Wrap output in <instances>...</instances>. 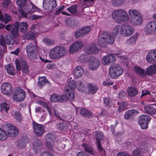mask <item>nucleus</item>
I'll list each match as a JSON object with an SVG mask.
<instances>
[{
	"label": "nucleus",
	"instance_id": "obj_1",
	"mask_svg": "<svg viewBox=\"0 0 156 156\" xmlns=\"http://www.w3.org/2000/svg\"><path fill=\"white\" fill-rule=\"evenodd\" d=\"M120 29L119 25L115 27L113 31V35L110 33L104 32L100 34L98 37V43L101 47L106 48L108 44H112L114 42V36H116Z\"/></svg>",
	"mask_w": 156,
	"mask_h": 156
},
{
	"label": "nucleus",
	"instance_id": "obj_2",
	"mask_svg": "<svg viewBox=\"0 0 156 156\" xmlns=\"http://www.w3.org/2000/svg\"><path fill=\"white\" fill-rule=\"evenodd\" d=\"M28 24L26 22H22L20 23L18 22H15L13 24H8L5 26V29L8 31H11L14 37L16 38L18 37L19 27L20 32L25 33L27 30Z\"/></svg>",
	"mask_w": 156,
	"mask_h": 156
},
{
	"label": "nucleus",
	"instance_id": "obj_3",
	"mask_svg": "<svg viewBox=\"0 0 156 156\" xmlns=\"http://www.w3.org/2000/svg\"><path fill=\"white\" fill-rule=\"evenodd\" d=\"M27 0H17V3L20 6V8L19 10L20 14L24 18L27 17V13L33 12L37 9L36 7L31 1H29V3L26 7Z\"/></svg>",
	"mask_w": 156,
	"mask_h": 156
},
{
	"label": "nucleus",
	"instance_id": "obj_4",
	"mask_svg": "<svg viewBox=\"0 0 156 156\" xmlns=\"http://www.w3.org/2000/svg\"><path fill=\"white\" fill-rule=\"evenodd\" d=\"M68 81V84L65 87V90L66 93L68 95L69 100L70 101H73L75 98L73 90L76 86V82L71 78H70Z\"/></svg>",
	"mask_w": 156,
	"mask_h": 156
},
{
	"label": "nucleus",
	"instance_id": "obj_5",
	"mask_svg": "<svg viewBox=\"0 0 156 156\" xmlns=\"http://www.w3.org/2000/svg\"><path fill=\"white\" fill-rule=\"evenodd\" d=\"M113 18L115 21L127 22L129 17L126 11L124 9H119L114 11L112 13Z\"/></svg>",
	"mask_w": 156,
	"mask_h": 156
},
{
	"label": "nucleus",
	"instance_id": "obj_6",
	"mask_svg": "<svg viewBox=\"0 0 156 156\" xmlns=\"http://www.w3.org/2000/svg\"><path fill=\"white\" fill-rule=\"evenodd\" d=\"M66 53V49L64 47L57 46L50 50L49 55L51 58L55 59L64 56Z\"/></svg>",
	"mask_w": 156,
	"mask_h": 156
},
{
	"label": "nucleus",
	"instance_id": "obj_7",
	"mask_svg": "<svg viewBox=\"0 0 156 156\" xmlns=\"http://www.w3.org/2000/svg\"><path fill=\"white\" fill-rule=\"evenodd\" d=\"M109 74L111 77L115 78L119 76L123 73V69L121 66L118 64L111 65L109 69Z\"/></svg>",
	"mask_w": 156,
	"mask_h": 156
},
{
	"label": "nucleus",
	"instance_id": "obj_8",
	"mask_svg": "<svg viewBox=\"0 0 156 156\" xmlns=\"http://www.w3.org/2000/svg\"><path fill=\"white\" fill-rule=\"evenodd\" d=\"M26 96V94L23 90L20 87H17L14 91L12 98L15 101L19 102L23 101Z\"/></svg>",
	"mask_w": 156,
	"mask_h": 156
},
{
	"label": "nucleus",
	"instance_id": "obj_9",
	"mask_svg": "<svg viewBox=\"0 0 156 156\" xmlns=\"http://www.w3.org/2000/svg\"><path fill=\"white\" fill-rule=\"evenodd\" d=\"M14 36L11 34H8L5 36V38L3 36L0 38V44L2 47H6V44L7 45H12L14 43Z\"/></svg>",
	"mask_w": 156,
	"mask_h": 156
},
{
	"label": "nucleus",
	"instance_id": "obj_10",
	"mask_svg": "<svg viewBox=\"0 0 156 156\" xmlns=\"http://www.w3.org/2000/svg\"><path fill=\"white\" fill-rule=\"evenodd\" d=\"M151 119V117L147 115H142L138 119L139 124L142 129H146L148 127V124Z\"/></svg>",
	"mask_w": 156,
	"mask_h": 156
},
{
	"label": "nucleus",
	"instance_id": "obj_11",
	"mask_svg": "<svg viewBox=\"0 0 156 156\" xmlns=\"http://www.w3.org/2000/svg\"><path fill=\"white\" fill-rule=\"evenodd\" d=\"M57 6L56 0H44L43 8L47 12H52Z\"/></svg>",
	"mask_w": 156,
	"mask_h": 156
},
{
	"label": "nucleus",
	"instance_id": "obj_12",
	"mask_svg": "<svg viewBox=\"0 0 156 156\" xmlns=\"http://www.w3.org/2000/svg\"><path fill=\"white\" fill-rule=\"evenodd\" d=\"M145 31L149 34L156 33V21H152L147 23L145 27Z\"/></svg>",
	"mask_w": 156,
	"mask_h": 156
},
{
	"label": "nucleus",
	"instance_id": "obj_13",
	"mask_svg": "<svg viewBox=\"0 0 156 156\" xmlns=\"http://www.w3.org/2000/svg\"><path fill=\"white\" fill-rule=\"evenodd\" d=\"M32 125L35 134L38 136H41L44 132V126L35 122H33Z\"/></svg>",
	"mask_w": 156,
	"mask_h": 156
},
{
	"label": "nucleus",
	"instance_id": "obj_14",
	"mask_svg": "<svg viewBox=\"0 0 156 156\" xmlns=\"http://www.w3.org/2000/svg\"><path fill=\"white\" fill-rule=\"evenodd\" d=\"M50 101L52 102H63L67 101L69 100L68 97L66 95H58L56 94H53L50 96Z\"/></svg>",
	"mask_w": 156,
	"mask_h": 156
},
{
	"label": "nucleus",
	"instance_id": "obj_15",
	"mask_svg": "<svg viewBox=\"0 0 156 156\" xmlns=\"http://www.w3.org/2000/svg\"><path fill=\"white\" fill-rule=\"evenodd\" d=\"M15 64L17 70H21L23 72L26 73L28 72V66L27 63L25 62H22L20 65L19 60L17 59L15 60Z\"/></svg>",
	"mask_w": 156,
	"mask_h": 156
},
{
	"label": "nucleus",
	"instance_id": "obj_16",
	"mask_svg": "<svg viewBox=\"0 0 156 156\" xmlns=\"http://www.w3.org/2000/svg\"><path fill=\"white\" fill-rule=\"evenodd\" d=\"M121 34L125 36H128L132 34L134 31L133 28L128 24L124 25L121 28Z\"/></svg>",
	"mask_w": 156,
	"mask_h": 156
},
{
	"label": "nucleus",
	"instance_id": "obj_17",
	"mask_svg": "<svg viewBox=\"0 0 156 156\" xmlns=\"http://www.w3.org/2000/svg\"><path fill=\"white\" fill-rule=\"evenodd\" d=\"M83 46V43L80 41L75 42L70 46L69 52L73 54L79 51Z\"/></svg>",
	"mask_w": 156,
	"mask_h": 156
},
{
	"label": "nucleus",
	"instance_id": "obj_18",
	"mask_svg": "<svg viewBox=\"0 0 156 156\" xmlns=\"http://www.w3.org/2000/svg\"><path fill=\"white\" fill-rule=\"evenodd\" d=\"M89 62L90 69L92 70L97 69L100 65V61L93 56H92Z\"/></svg>",
	"mask_w": 156,
	"mask_h": 156
},
{
	"label": "nucleus",
	"instance_id": "obj_19",
	"mask_svg": "<svg viewBox=\"0 0 156 156\" xmlns=\"http://www.w3.org/2000/svg\"><path fill=\"white\" fill-rule=\"evenodd\" d=\"M90 30V28L89 26L84 27L80 29H78L75 33V36L76 38H79L86 35Z\"/></svg>",
	"mask_w": 156,
	"mask_h": 156
},
{
	"label": "nucleus",
	"instance_id": "obj_20",
	"mask_svg": "<svg viewBox=\"0 0 156 156\" xmlns=\"http://www.w3.org/2000/svg\"><path fill=\"white\" fill-rule=\"evenodd\" d=\"M116 60L115 57L112 54L104 56L102 59V63L104 65H108L114 62Z\"/></svg>",
	"mask_w": 156,
	"mask_h": 156
},
{
	"label": "nucleus",
	"instance_id": "obj_21",
	"mask_svg": "<svg viewBox=\"0 0 156 156\" xmlns=\"http://www.w3.org/2000/svg\"><path fill=\"white\" fill-rule=\"evenodd\" d=\"M7 127L8 136L13 137L18 135V130L15 126L11 124H9L7 125Z\"/></svg>",
	"mask_w": 156,
	"mask_h": 156
},
{
	"label": "nucleus",
	"instance_id": "obj_22",
	"mask_svg": "<svg viewBox=\"0 0 156 156\" xmlns=\"http://www.w3.org/2000/svg\"><path fill=\"white\" fill-rule=\"evenodd\" d=\"M1 90L3 94L8 95L12 92V87L11 85L9 83H4L2 84Z\"/></svg>",
	"mask_w": 156,
	"mask_h": 156
},
{
	"label": "nucleus",
	"instance_id": "obj_23",
	"mask_svg": "<svg viewBox=\"0 0 156 156\" xmlns=\"http://www.w3.org/2000/svg\"><path fill=\"white\" fill-rule=\"evenodd\" d=\"M146 60L150 63L156 62V49L151 50L148 52L146 57Z\"/></svg>",
	"mask_w": 156,
	"mask_h": 156
},
{
	"label": "nucleus",
	"instance_id": "obj_24",
	"mask_svg": "<svg viewBox=\"0 0 156 156\" xmlns=\"http://www.w3.org/2000/svg\"><path fill=\"white\" fill-rule=\"evenodd\" d=\"M83 72V70L81 66H77L73 71V73L74 77L77 79L81 77Z\"/></svg>",
	"mask_w": 156,
	"mask_h": 156
},
{
	"label": "nucleus",
	"instance_id": "obj_25",
	"mask_svg": "<svg viewBox=\"0 0 156 156\" xmlns=\"http://www.w3.org/2000/svg\"><path fill=\"white\" fill-rule=\"evenodd\" d=\"M87 88L89 93L93 94L96 93L98 90V87L96 85L89 83L87 85Z\"/></svg>",
	"mask_w": 156,
	"mask_h": 156
},
{
	"label": "nucleus",
	"instance_id": "obj_26",
	"mask_svg": "<svg viewBox=\"0 0 156 156\" xmlns=\"http://www.w3.org/2000/svg\"><path fill=\"white\" fill-rule=\"evenodd\" d=\"M138 113H139V111L133 109L131 110H128L125 112L124 117L125 119H128L131 117Z\"/></svg>",
	"mask_w": 156,
	"mask_h": 156
},
{
	"label": "nucleus",
	"instance_id": "obj_27",
	"mask_svg": "<svg viewBox=\"0 0 156 156\" xmlns=\"http://www.w3.org/2000/svg\"><path fill=\"white\" fill-rule=\"evenodd\" d=\"M127 93L129 97H134L138 94V92L135 87L131 86L127 88Z\"/></svg>",
	"mask_w": 156,
	"mask_h": 156
},
{
	"label": "nucleus",
	"instance_id": "obj_28",
	"mask_svg": "<svg viewBox=\"0 0 156 156\" xmlns=\"http://www.w3.org/2000/svg\"><path fill=\"white\" fill-rule=\"evenodd\" d=\"M131 23L133 25H138L140 24L143 22V18L141 15L136 17H133L131 19Z\"/></svg>",
	"mask_w": 156,
	"mask_h": 156
},
{
	"label": "nucleus",
	"instance_id": "obj_29",
	"mask_svg": "<svg viewBox=\"0 0 156 156\" xmlns=\"http://www.w3.org/2000/svg\"><path fill=\"white\" fill-rule=\"evenodd\" d=\"M144 109L145 113L151 115L154 114L156 113V109L151 105H147L144 106Z\"/></svg>",
	"mask_w": 156,
	"mask_h": 156
},
{
	"label": "nucleus",
	"instance_id": "obj_30",
	"mask_svg": "<svg viewBox=\"0 0 156 156\" xmlns=\"http://www.w3.org/2000/svg\"><path fill=\"white\" fill-rule=\"evenodd\" d=\"M65 22L68 26L73 28L76 27L78 23L77 20L69 18L66 20Z\"/></svg>",
	"mask_w": 156,
	"mask_h": 156
},
{
	"label": "nucleus",
	"instance_id": "obj_31",
	"mask_svg": "<svg viewBox=\"0 0 156 156\" xmlns=\"http://www.w3.org/2000/svg\"><path fill=\"white\" fill-rule=\"evenodd\" d=\"M63 121L57 123L56 125L57 128L59 130L63 131L67 129L68 127V124L64 120Z\"/></svg>",
	"mask_w": 156,
	"mask_h": 156
},
{
	"label": "nucleus",
	"instance_id": "obj_32",
	"mask_svg": "<svg viewBox=\"0 0 156 156\" xmlns=\"http://www.w3.org/2000/svg\"><path fill=\"white\" fill-rule=\"evenodd\" d=\"M135 73L139 76L143 77L146 75L145 71L142 68L139 66H135L133 68Z\"/></svg>",
	"mask_w": 156,
	"mask_h": 156
},
{
	"label": "nucleus",
	"instance_id": "obj_33",
	"mask_svg": "<svg viewBox=\"0 0 156 156\" xmlns=\"http://www.w3.org/2000/svg\"><path fill=\"white\" fill-rule=\"evenodd\" d=\"M5 69L7 73L11 75H14L15 74V69L13 65L9 64L5 66Z\"/></svg>",
	"mask_w": 156,
	"mask_h": 156
},
{
	"label": "nucleus",
	"instance_id": "obj_34",
	"mask_svg": "<svg viewBox=\"0 0 156 156\" xmlns=\"http://www.w3.org/2000/svg\"><path fill=\"white\" fill-rule=\"evenodd\" d=\"M86 50L87 52L89 54L96 53L98 52V48L94 44L87 46Z\"/></svg>",
	"mask_w": 156,
	"mask_h": 156
},
{
	"label": "nucleus",
	"instance_id": "obj_35",
	"mask_svg": "<svg viewBox=\"0 0 156 156\" xmlns=\"http://www.w3.org/2000/svg\"><path fill=\"white\" fill-rule=\"evenodd\" d=\"M92 56L90 55H87L86 54H82L80 56L79 60L82 62H86L90 61Z\"/></svg>",
	"mask_w": 156,
	"mask_h": 156
},
{
	"label": "nucleus",
	"instance_id": "obj_36",
	"mask_svg": "<svg viewBox=\"0 0 156 156\" xmlns=\"http://www.w3.org/2000/svg\"><path fill=\"white\" fill-rule=\"evenodd\" d=\"M117 104L119 105L118 109V112H121L126 109L127 106V104L125 102H120L119 101H118Z\"/></svg>",
	"mask_w": 156,
	"mask_h": 156
},
{
	"label": "nucleus",
	"instance_id": "obj_37",
	"mask_svg": "<svg viewBox=\"0 0 156 156\" xmlns=\"http://www.w3.org/2000/svg\"><path fill=\"white\" fill-rule=\"evenodd\" d=\"M128 13L129 15L131 17V19H132L133 17H136L141 15L139 11L134 9H130Z\"/></svg>",
	"mask_w": 156,
	"mask_h": 156
},
{
	"label": "nucleus",
	"instance_id": "obj_38",
	"mask_svg": "<svg viewBox=\"0 0 156 156\" xmlns=\"http://www.w3.org/2000/svg\"><path fill=\"white\" fill-rule=\"evenodd\" d=\"M138 35L135 34L126 41V43L128 45H130L134 43L137 38Z\"/></svg>",
	"mask_w": 156,
	"mask_h": 156
},
{
	"label": "nucleus",
	"instance_id": "obj_39",
	"mask_svg": "<svg viewBox=\"0 0 156 156\" xmlns=\"http://www.w3.org/2000/svg\"><path fill=\"white\" fill-rule=\"evenodd\" d=\"M9 109V106L6 102H4L3 103H2L1 104L0 111L2 112L7 113Z\"/></svg>",
	"mask_w": 156,
	"mask_h": 156
},
{
	"label": "nucleus",
	"instance_id": "obj_40",
	"mask_svg": "<svg viewBox=\"0 0 156 156\" xmlns=\"http://www.w3.org/2000/svg\"><path fill=\"white\" fill-rule=\"evenodd\" d=\"M95 137L97 140V144L98 145V142H100V144H101V142L99 141L100 140H102L104 138L103 134L100 131H96L95 133Z\"/></svg>",
	"mask_w": 156,
	"mask_h": 156
},
{
	"label": "nucleus",
	"instance_id": "obj_41",
	"mask_svg": "<svg viewBox=\"0 0 156 156\" xmlns=\"http://www.w3.org/2000/svg\"><path fill=\"white\" fill-rule=\"evenodd\" d=\"M46 147L49 150L52 151L55 147V144L56 143L55 140L49 141H46Z\"/></svg>",
	"mask_w": 156,
	"mask_h": 156
},
{
	"label": "nucleus",
	"instance_id": "obj_42",
	"mask_svg": "<svg viewBox=\"0 0 156 156\" xmlns=\"http://www.w3.org/2000/svg\"><path fill=\"white\" fill-rule=\"evenodd\" d=\"M67 10L70 13L76 14L78 12L77 5L76 4H74L68 8Z\"/></svg>",
	"mask_w": 156,
	"mask_h": 156
},
{
	"label": "nucleus",
	"instance_id": "obj_43",
	"mask_svg": "<svg viewBox=\"0 0 156 156\" xmlns=\"http://www.w3.org/2000/svg\"><path fill=\"white\" fill-rule=\"evenodd\" d=\"M36 47L33 44L30 43L26 47V51L27 53L36 51Z\"/></svg>",
	"mask_w": 156,
	"mask_h": 156
},
{
	"label": "nucleus",
	"instance_id": "obj_44",
	"mask_svg": "<svg viewBox=\"0 0 156 156\" xmlns=\"http://www.w3.org/2000/svg\"><path fill=\"white\" fill-rule=\"evenodd\" d=\"M154 69L153 66H150L146 69V75H151L156 73L155 69Z\"/></svg>",
	"mask_w": 156,
	"mask_h": 156
},
{
	"label": "nucleus",
	"instance_id": "obj_45",
	"mask_svg": "<svg viewBox=\"0 0 156 156\" xmlns=\"http://www.w3.org/2000/svg\"><path fill=\"white\" fill-rule=\"evenodd\" d=\"M82 146L84 147L85 151L89 152L91 154H94V151L93 149L90 147L88 146L86 143L82 144Z\"/></svg>",
	"mask_w": 156,
	"mask_h": 156
},
{
	"label": "nucleus",
	"instance_id": "obj_46",
	"mask_svg": "<svg viewBox=\"0 0 156 156\" xmlns=\"http://www.w3.org/2000/svg\"><path fill=\"white\" fill-rule=\"evenodd\" d=\"M27 55L28 58L31 60L35 59L37 57V54L36 51L27 53Z\"/></svg>",
	"mask_w": 156,
	"mask_h": 156
},
{
	"label": "nucleus",
	"instance_id": "obj_47",
	"mask_svg": "<svg viewBox=\"0 0 156 156\" xmlns=\"http://www.w3.org/2000/svg\"><path fill=\"white\" fill-rule=\"evenodd\" d=\"M80 114L83 116L88 117L91 115V113L87 109L83 108L80 111Z\"/></svg>",
	"mask_w": 156,
	"mask_h": 156
},
{
	"label": "nucleus",
	"instance_id": "obj_48",
	"mask_svg": "<svg viewBox=\"0 0 156 156\" xmlns=\"http://www.w3.org/2000/svg\"><path fill=\"white\" fill-rule=\"evenodd\" d=\"M7 133L2 128H0V140H5L7 139Z\"/></svg>",
	"mask_w": 156,
	"mask_h": 156
},
{
	"label": "nucleus",
	"instance_id": "obj_49",
	"mask_svg": "<svg viewBox=\"0 0 156 156\" xmlns=\"http://www.w3.org/2000/svg\"><path fill=\"white\" fill-rule=\"evenodd\" d=\"M55 135L52 134L48 133L45 136V139L46 141H52L55 140Z\"/></svg>",
	"mask_w": 156,
	"mask_h": 156
},
{
	"label": "nucleus",
	"instance_id": "obj_50",
	"mask_svg": "<svg viewBox=\"0 0 156 156\" xmlns=\"http://www.w3.org/2000/svg\"><path fill=\"white\" fill-rule=\"evenodd\" d=\"M39 104L42 105L44 108H46L47 109L50 116H51V112L49 106L46 103L41 101L39 102Z\"/></svg>",
	"mask_w": 156,
	"mask_h": 156
},
{
	"label": "nucleus",
	"instance_id": "obj_51",
	"mask_svg": "<svg viewBox=\"0 0 156 156\" xmlns=\"http://www.w3.org/2000/svg\"><path fill=\"white\" fill-rule=\"evenodd\" d=\"M77 84V88L78 90L81 92H83L85 89L84 84L82 83L80 81H78Z\"/></svg>",
	"mask_w": 156,
	"mask_h": 156
},
{
	"label": "nucleus",
	"instance_id": "obj_52",
	"mask_svg": "<svg viewBox=\"0 0 156 156\" xmlns=\"http://www.w3.org/2000/svg\"><path fill=\"white\" fill-rule=\"evenodd\" d=\"M48 81V80L46 78L44 77L42 78L39 79L38 84L40 87H42L47 83Z\"/></svg>",
	"mask_w": 156,
	"mask_h": 156
},
{
	"label": "nucleus",
	"instance_id": "obj_53",
	"mask_svg": "<svg viewBox=\"0 0 156 156\" xmlns=\"http://www.w3.org/2000/svg\"><path fill=\"white\" fill-rule=\"evenodd\" d=\"M54 114L56 117L59 118V119L62 120H64V115L62 114L61 115L60 113L58 111L55 109V108H53Z\"/></svg>",
	"mask_w": 156,
	"mask_h": 156
},
{
	"label": "nucleus",
	"instance_id": "obj_54",
	"mask_svg": "<svg viewBox=\"0 0 156 156\" xmlns=\"http://www.w3.org/2000/svg\"><path fill=\"white\" fill-rule=\"evenodd\" d=\"M26 143L23 140H19L17 141V146L19 148H23L26 147Z\"/></svg>",
	"mask_w": 156,
	"mask_h": 156
},
{
	"label": "nucleus",
	"instance_id": "obj_55",
	"mask_svg": "<svg viewBox=\"0 0 156 156\" xmlns=\"http://www.w3.org/2000/svg\"><path fill=\"white\" fill-rule=\"evenodd\" d=\"M97 147L98 148V149L100 151V153L101 155L102 156H105L106 154V153L104 149L103 148V147H102L101 144H100V142H98V145H97Z\"/></svg>",
	"mask_w": 156,
	"mask_h": 156
},
{
	"label": "nucleus",
	"instance_id": "obj_56",
	"mask_svg": "<svg viewBox=\"0 0 156 156\" xmlns=\"http://www.w3.org/2000/svg\"><path fill=\"white\" fill-rule=\"evenodd\" d=\"M93 1V0H83V2L82 3L81 6L83 7V8L90 7L91 5L90 2Z\"/></svg>",
	"mask_w": 156,
	"mask_h": 156
},
{
	"label": "nucleus",
	"instance_id": "obj_57",
	"mask_svg": "<svg viewBox=\"0 0 156 156\" xmlns=\"http://www.w3.org/2000/svg\"><path fill=\"white\" fill-rule=\"evenodd\" d=\"M35 34L33 32H29L26 35V37L27 39L30 40L34 39Z\"/></svg>",
	"mask_w": 156,
	"mask_h": 156
},
{
	"label": "nucleus",
	"instance_id": "obj_58",
	"mask_svg": "<svg viewBox=\"0 0 156 156\" xmlns=\"http://www.w3.org/2000/svg\"><path fill=\"white\" fill-rule=\"evenodd\" d=\"M42 145V142L41 140L38 139H35L34 144V147L36 148L38 146H41Z\"/></svg>",
	"mask_w": 156,
	"mask_h": 156
},
{
	"label": "nucleus",
	"instance_id": "obj_59",
	"mask_svg": "<svg viewBox=\"0 0 156 156\" xmlns=\"http://www.w3.org/2000/svg\"><path fill=\"white\" fill-rule=\"evenodd\" d=\"M14 117L15 119L18 122H20L22 119L21 114L18 112H16L14 114Z\"/></svg>",
	"mask_w": 156,
	"mask_h": 156
},
{
	"label": "nucleus",
	"instance_id": "obj_60",
	"mask_svg": "<svg viewBox=\"0 0 156 156\" xmlns=\"http://www.w3.org/2000/svg\"><path fill=\"white\" fill-rule=\"evenodd\" d=\"M43 41L48 45H53L54 43V42L53 41L47 38H44L43 39Z\"/></svg>",
	"mask_w": 156,
	"mask_h": 156
},
{
	"label": "nucleus",
	"instance_id": "obj_61",
	"mask_svg": "<svg viewBox=\"0 0 156 156\" xmlns=\"http://www.w3.org/2000/svg\"><path fill=\"white\" fill-rule=\"evenodd\" d=\"M11 16L6 14L5 15L4 18H3V21L5 24H7L8 22H10L11 20Z\"/></svg>",
	"mask_w": 156,
	"mask_h": 156
},
{
	"label": "nucleus",
	"instance_id": "obj_62",
	"mask_svg": "<svg viewBox=\"0 0 156 156\" xmlns=\"http://www.w3.org/2000/svg\"><path fill=\"white\" fill-rule=\"evenodd\" d=\"M148 144L146 142L143 141L141 142L140 145V147L142 149H145L146 150H148Z\"/></svg>",
	"mask_w": 156,
	"mask_h": 156
},
{
	"label": "nucleus",
	"instance_id": "obj_63",
	"mask_svg": "<svg viewBox=\"0 0 156 156\" xmlns=\"http://www.w3.org/2000/svg\"><path fill=\"white\" fill-rule=\"evenodd\" d=\"M104 101L105 104L107 106H109L111 105V101L109 98H104Z\"/></svg>",
	"mask_w": 156,
	"mask_h": 156
},
{
	"label": "nucleus",
	"instance_id": "obj_64",
	"mask_svg": "<svg viewBox=\"0 0 156 156\" xmlns=\"http://www.w3.org/2000/svg\"><path fill=\"white\" fill-rule=\"evenodd\" d=\"M9 0H5L2 2V5L4 7L7 8L9 6Z\"/></svg>",
	"mask_w": 156,
	"mask_h": 156
}]
</instances>
